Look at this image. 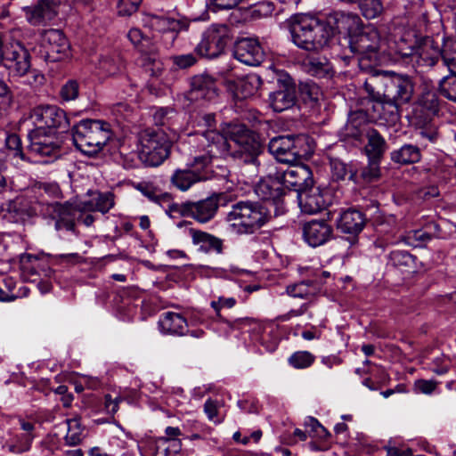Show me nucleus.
<instances>
[{
  "label": "nucleus",
  "mask_w": 456,
  "mask_h": 456,
  "mask_svg": "<svg viewBox=\"0 0 456 456\" xmlns=\"http://www.w3.org/2000/svg\"><path fill=\"white\" fill-rule=\"evenodd\" d=\"M256 195L262 200L272 201L279 205L286 193V190L277 171L262 178L254 188Z\"/></svg>",
  "instance_id": "aec40b11"
},
{
  "label": "nucleus",
  "mask_w": 456,
  "mask_h": 456,
  "mask_svg": "<svg viewBox=\"0 0 456 456\" xmlns=\"http://www.w3.org/2000/svg\"><path fill=\"white\" fill-rule=\"evenodd\" d=\"M220 403L216 400L208 399L204 403V412L208 419L215 424L221 423V419L217 418Z\"/></svg>",
  "instance_id": "338daca9"
},
{
  "label": "nucleus",
  "mask_w": 456,
  "mask_h": 456,
  "mask_svg": "<svg viewBox=\"0 0 456 456\" xmlns=\"http://www.w3.org/2000/svg\"><path fill=\"white\" fill-rule=\"evenodd\" d=\"M286 169H277V174L285 190H293L299 193L313 185V173L305 165L290 164Z\"/></svg>",
  "instance_id": "2eb2a0df"
},
{
  "label": "nucleus",
  "mask_w": 456,
  "mask_h": 456,
  "mask_svg": "<svg viewBox=\"0 0 456 456\" xmlns=\"http://www.w3.org/2000/svg\"><path fill=\"white\" fill-rule=\"evenodd\" d=\"M293 43L303 50L319 52L328 46L334 36L330 20H321L309 14L295 17L290 27Z\"/></svg>",
  "instance_id": "7ed1b4c3"
},
{
  "label": "nucleus",
  "mask_w": 456,
  "mask_h": 456,
  "mask_svg": "<svg viewBox=\"0 0 456 456\" xmlns=\"http://www.w3.org/2000/svg\"><path fill=\"white\" fill-rule=\"evenodd\" d=\"M207 143H204L203 155L194 158L191 164L185 169H176L171 175V183L182 191H188L193 184L208 178L206 168L211 163L213 158L227 149L225 139L215 131H208L202 136Z\"/></svg>",
  "instance_id": "f03ea898"
},
{
  "label": "nucleus",
  "mask_w": 456,
  "mask_h": 456,
  "mask_svg": "<svg viewBox=\"0 0 456 456\" xmlns=\"http://www.w3.org/2000/svg\"><path fill=\"white\" fill-rule=\"evenodd\" d=\"M418 43L419 39H416L411 34H405L395 40L391 47L395 60L405 64L413 62L417 53Z\"/></svg>",
  "instance_id": "2f4dec72"
},
{
  "label": "nucleus",
  "mask_w": 456,
  "mask_h": 456,
  "mask_svg": "<svg viewBox=\"0 0 456 456\" xmlns=\"http://www.w3.org/2000/svg\"><path fill=\"white\" fill-rule=\"evenodd\" d=\"M15 281L10 276H0V301H12L16 298L14 295Z\"/></svg>",
  "instance_id": "864d4df0"
},
{
  "label": "nucleus",
  "mask_w": 456,
  "mask_h": 456,
  "mask_svg": "<svg viewBox=\"0 0 456 456\" xmlns=\"http://www.w3.org/2000/svg\"><path fill=\"white\" fill-rule=\"evenodd\" d=\"M160 330L165 334L183 336L187 330V321L180 314L164 313L159 321Z\"/></svg>",
  "instance_id": "473e14b6"
},
{
  "label": "nucleus",
  "mask_w": 456,
  "mask_h": 456,
  "mask_svg": "<svg viewBox=\"0 0 456 456\" xmlns=\"http://www.w3.org/2000/svg\"><path fill=\"white\" fill-rule=\"evenodd\" d=\"M112 134L110 125L98 119H83L72 127L75 146L87 156L101 152Z\"/></svg>",
  "instance_id": "39448f33"
},
{
  "label": "nucleus",
  "mask_w": 456,
  "mask_h": 456,
  "mask_svg": "<svg viewBox=\"0 0 456 456\" xmlns=\"http://www.w3.org/2000/svg\"><path fill=\"white\" fill-rule=\"evenodd\" d=\"M173 63L179 69H187L194 65L197 61L196 57L192 53L174 55L171 57Z\"/></svg>",
  "instance_id": "774afa93"
},
{
  "label": "nucleus",
  "mask_w": 456,
  "mask_h": 456,
  "mask_svg": "<svg viewBox=\"0 0 456 456\" xmlns=\"http://www.w3.org/2000/svg\"><path fill=\"white\" fill-rule=\"evenodd\" d=\"M139 158L149 167L161 165L169 156L171 142L161 129L147 128L139 134Z\"/></svg>",
  "instance_id": "0eeeda50"
},
{
  "label": "nucleus",
  "mask_w": 456,
  "mask_h": 456,
  "mask_svg": "<svg viewBox=\"0 0 456 456\" xmlns=\"http://www.w3.org/2000/svg\"><path fill=\"white\" fill-rule=\"evenodd\" d=\"M444 43L442 45L431 37L419 39L415 62L419 67L433 68L443 58Z\"/></svg>",
  "instance_id": "6ab92c4d"
},
{
  "label": "nucleus",
  "mask_w": 456,
  "mask_h": 456,
  "mask_svg": "<svg viewBox=\"0 0 456 456\" xmlns=\"http://www.w3.org/2000/svg\"><path fill=\"white\" fill-rule=\"evenodd\" d=\"M268 149L279 162L284 164L297 163L314 152L311 140L305 134L273 137L269 142Z\"/></svg>",
  "instance_id": "423d86ee"
},
{
  "label": "nucleus",
  "mask_w": 456,
  "mask_h": 456,
  "mask_svg": "<svg viewBox=\"0 0 456 456\" xmlns=\"http://www.w3.org/2000/svg\"><path fill=\"white\" fill-rule=\"evenodd\" d=\"M5 146L13 157H18L20 159H25V155L21 145V140L18 134H8L5 138Z\"/></svg>",
  "instance_id": "bf43d9fd"
},
{
  "label": "nucleus",
  "mask_w": 456,
  "mask_h": 456,
  "mask_svg": "<svg viewBox=\"0 0 456 456\" xmlns=\"http://www.w3.org/2000/svg\"><path fill=\"white\" fill-rule=\"evenodd\" d=\"M365 224L366 217L362 211L348 208L339 215L337 227L343 233L356 235L362 231Z\"/></svg>",
  "instance_id": "c756f323"
},
{
  "label": "nucleus",
  "mask_w": 456,
  "mask_h": 456,
  "mask_svg": "<svg viewBox=\"0 0 456 456\" xmlns=\"http://www.w3.org/2000/svg\"><path fill=\"white\" fill-rule=\"evenodd\" d=\"M30 118L37 129L55 128L62 131L69 127V120L66 112L56 105H40L35 107L30 113Z\"/></svg>",
  "instance_id": "4468645a"
},
{
  "label": "nucleus",
  "mask_w": 456,
  "mask_h": 456,
  "mask_svg": "<svg viewBox=\"0 0 456 456\" xmlns=\"http://www.w3.org/2000/svg\"><path fill=\"white\" fill-rule=\"evenodd\" d=\"M330 169L335 180L354 181L356 171L353 166L348 165L339 159H330Z\"/></svg>",
  "instance_id": "79ce46f5"
},
{
  "label": "nucleus",
  "mask_w": 456,
  "mask_h": 456,
  "mask_svg": "<svg viewBox=\"0 0 456 456\" xmlns=\"http://www.w3.org/2000/svg\"><path fill=\"white\" fill-rule=\"evenodd\" d=\"M390 155L392 161L402 165L417 163L421 158L419 148L413 144H404Z\"/></svg>",
  "instance_id": "58836bf2"
},
{
  "label": "nucleus",
  "mask_w": 456,
  "mask_h": 456,
  "mask_svg": "<svg viewBox=\"0 0 456 456\" xmlns=\"http://www.w3.org/2000/svg\"><path fill=\"white\" fill-rule=\"evenodd\" d=\"M219 208V196L212 195L205 200L196 202L187 201V211L191 217L200 224H206L212 220Z\"/></svg>",
  "instance_id": "393cba45"
},
{
  "label": "nucleus",
  "mask_w": 456,
  "mask_h": 456,
  "mask_svg": "<svg viewBox=\"0 0 456 456\" xmlns=\"http://www.w3.org/2000/svg\"><path fill=\"white\" fill-rule=\"evenodd\" d=\"M168 440L166 436H162L158 439L150 438L141 442L139 444L141 456H156L160 444H167Z\"/></svg>",
  "instance_id": "603ef678"
},
{
  "label": "nucleus",
  "mask_w": 456,
  "mask_h": 456,
  "mask_svg": "<svg viewBox=\"0 0 456 456\" xmlns=\"http://www.w3.org/2000/svg\"><path fill=\"white\" fill-rule=\"evenodd\" d=\"M79 85L77 80H68L61 88L60 96L63 101H74L78 97Z\"/></svg>",
  "instance_id": "e2e57ef3"
},
{
  "label": "nucleus",
  "mask_w": 456,
  "mask_h": 456,
  "mask_svg": "<svg viewBox=\"0 0 456 456\" xmlns=\"http://www.w3.org/2000/svg\"><path fill=\"white\" fill-rule=\"evenodd\" d=\"M315 356L308 351H297L288 359V362L295 369H306L314 362Z\"/></svg>",
  "instance_id": "09e8293b"
},
{
  "label": "nucleus",
  "mask_w": 456,
  "mask_h": 456,
  "mask_svg": "<svg viewBox=\"0 0 456 456\" xmlns=\"http://www.w3.org/2000/svg\"><path fill=\"white\" fill-rule=\"evenodd\" d=\"M272 219L268 208L260 202L240 200L231 206L225 221L240 235L256 233Z\"/></svg>",
  "instance_id": "20e7f679"
},
{
  "label": "nucleus",
  "mask_w": 456,
  "mask_h": 456,
  "mask_svg": "<svg viewBox=\"0 0 456 456\" xmlns=\"http://www.w3.org/2000/svg\"><path fill=\"white\" fill-rule=\"evenodd\" d=\"M149 25L158 32L170 33V44H173L178 33L188 29L190 21L183 17L151 14L149 17Z\"/></svg>",
  "instance_id": "4be33fe9"
},
{
  "label": "nucleus",
  "mask_w": 456,
  "mask_h": 456,
  "mask_svg": "<svg viewBox=\"0 0 456 456\" xmlns=\"http://www.w3.org/2000/svg\"><path fill=\"white\" fill-rule=\"evenodd\" d=\"M112 192H96L95 197L84 203L85 208L90 211H99L102 214L109 212L114 207Z\"/></svg>",
  "instance_id": "ea45409f"
},
{
  "label": "nucleus",
  "mask_w": 456,
  "mask_h": 456,
  "mask_svg": "<svg viewBox=\"0 0 456 456\" xmlns=\"http://www.w3.org/2000/svg\"><path fill=\"white\" fill-rule=\"evenodd\" d=\"M334 22V33L347 34L352 39L353 36L357 35L363 29L364 25L361 17L353 12H336L330 18Z\"/></svg>",
  "instance_id": "cd10ccee"
},
{
  "label": "nucleus",
  "mask_w": 456,
  "mask_h": 456,
  "mask_svg": "<svg viewBox=\"0 0 456 456\" xmlns=\"http://www.w3.org/2000/svg\"><path fill=\"white\" fill-rule=\"evenodd\" d=\"M442 61L452 74H456V39L444 38Z\"/></svg>",
  "instance_id": "a18cd8bd"
},
{
  "label": "nucleus",
  "mask_w": 456,
  "mask_h": 456,
  "mask_svg": "<svg viewBox=\"0 0 456 456\" xmlns=\"http://www.w3.org/2000/svg\"><path fill=\"white\" fill-rule=\"evenodd\" d=\"M234 56L246 65L258 66L265 61V52L258 39L243 37L236 42Z\"/></svg>",
  "instance_id": "dca6fc26"
},
{
  "label": "nucleus",
  "mask_w": 456,
  "mask_h": 456,
  "mask_svg": "<svg viewBox=\"0 0 456 456\" xmlns=\"http://www.w3.org/2000/svg\"><path fill=\"white\" fill-rule=\"evenodd\" d=\"M127 37L138 48L140 53H145L151 45H155L148 37H144L138 28H131Z\"/></svg>",
  "instance_id": "6e6d98bb"
},
{
  "label": "nucleus",
  "mask_w": 456,
  "mask_h": 456,
  "mask_svg": "<svg viewBox=\"0 0 456 456\" xmlns=\"http://www.w3.org/2000/svg\"><path fill=\"white\" fill-rule=\"evenodd\" d=\"M439 89L444 97L456 102V74H452L441 79Z\"/></svg>",
  "instance_id": "5fc2aeb1"
},
{
  "label": "nucleus",
  "mask_w": 456,
  "mask_h": 456,
  "mask_svg": "<svg viewBox=\"0 0 456 456\" xmlns=\"http://www.w3.org/2000/svg\"><path fill=\"white\" fill-rule=\"evenodd\" d=\"M333 233L332 227L324 220H311L304 224L303 236L311 247L326 243Z\"/></svg>",
  "instance_id": "a878e982"
},
{
  "label": "nucleus",
  "mask_w": 456,
  "mask_h": 456,
  "mask_svg": "<svg viewBox=\"0 0 456 456\" xmlns=\"http://www.w3.org/2000/svg\"><path fill=\"white\" fill-rule=\"evenodd\" d=\"M39 190L40 191V199L37 201V208L35 207L36 210L41 209V205L39 204L40 201L43 200L46 201H50L47 197L53 198V199H59L61 195V191L60 190V187L56 183H45L43 184Z\"/></svg>",
  "instance_id": "680f3d73"
},
{
  "label": "nucleus",
  "mask_w": 456,
  "mask_h": 456,
  "mask_svg": "<svg viewBox=\"0 0 456 456\" xmlns=\"http://www.w3.org/2000/svg\"><path fill=\"white\" fill-rule=\"evenodd\" d=\"M217 94L216 79L208 74H200L191 77V88L188 92L190 101H211Z\"/></svg>",
  "instance_id": "b1692460"
},
{
  "label": "nucleus",
  "mask_w": 456,
  "mask_h": 456,
  "mask_svg": "<svg viewBox=\"0 0 456 456\" xmlns=\"http://www.w3.org/2000/svg\"><path fill=\"white\" fill-rule=\"evenodd\" d=\"M123 66L122 59L119 55L102 56L99 60V69L108 76L118 73Z\"/></svg>",
  "instance_id": "de8ad7c7"
},
{
  "label": "nucleus",
  "mask_w": 456,
  "mask_h": 456,
  "mask_svg": "<svg viewBox=\"0 0 456 456\" xmlns=\"http://www.w3.org/2000/svg\"><path fill=\"white\" fill-rule=\"evenodd\" d=\"M302 69L308 75L319 78H330L335 70L325 56L308 55L301 61Z\"/></svg>",
  "instance_id": "c85d7f7f"
},
{
  "label": "nucleus",
  "mask_w": 456,
  "mask_h": 456,
  "mask_svg": "<svg viewBox=\"0 0 456 456\" xmlns=\"http://www.w3.org/2000/svg\"><path fill=\"white\" fill-rule=\"evenodd\" d=\"M32 444L31 436L29 435H12L5 439L3 443V449L7 450L11 453H22L28 452Z\"/></svg>",
  "instance_id": "a19ab883"
},
{
  "label": "nucleus",
  "mask_w": 456,
  "mask_h": 456,
  "mask_svg": "<svg viewBox=\"0 0 456 456\" xmlns=\"http://www.w3.org/2000/svg\"><path fill=\"white\" fill-rule=\"evenodd\" d=\"M364 89L368 98L362 102L364 109L350 116L346 129L347 134L358 139L365 131V126L356 121V116H368L373 120H379L387 124H395L399 120L401 106L393 101H387L383 97L381 89L379 88V79L371 77L364 82Z\"/></svg>",
  "instance_id": "f257e3e1"
},
{
  "label": "nucleus",
  "mask_w": 456,
  "mask_h": 456,
  "mask_svg": "<svg viewBox=\"0 0 456 456\" xmlns=\"http://www.w3.org/2000/svg\"><path fill=\"white\" fill-rule=\"evenodd\" d=\"M296 86L289 77L278 78L277 89L269 94V104L276 112L291 108L296 103Z\"/></svg>",
  "instance_id": "f3484780"
},
{
  "label": "nucleus",
  "mask_w": 456,
  "mask_h": 456,
  "mask_svg": "<svg viewBox=\"0 0 456 456\" xmlns=\"http://www.w3.org/2000/svg\"><path fill=\"white\" fill-rule=\"evenodd\" d=\"M369 163L361 171V177L364 182L370 183L380 176V160L368 159Z\"/></svg>",
  "instance_id": "13d9d810"
},
{
  "label": "nucleus",
  "mask_w": 456,
  "mask_h": 456,
  "mask_svg": "<svg viewBox=\"0 0 456 456\" xmlns=\"http://www.w3.org/2000/svg\"><path fill=\"white\" fill-rule=\"evenodd\" d=\"M142 0H118V12L119 15L129 16L135 12Z\"/></svg>",
  "instance_id": "0e129e2a"
},
{
  "label": "nucleus",
  "mask_w": 456,
  "mask_h": 456,
  "mask_svg": "<svg viewBox=\"0 0 456 456\" xmlns=\"http://www.w3.org/2000/svg\"><path fill=\"white\" fill-rule=\"evenodd\" d=\"M380 37L373 27L363 28L357 35L349 40V45L353 53H358L368 59L371 58L379 49Z\"/></svg>",
  "instance_id": "a211bd4d"
},
{
  "label": "nucleus",
  "mask_w": 456,
  "mask_h": 456,
  "mask_svg": "<svg viewBox=\"0 0 456 456\" xmlns=\"http://www.w3.org/2000/svg\"><path fill=\"white\" fill-rule=\"evenodd\" d=\"M297 199L302 212L309 215L320 212L329 204L328 191L313 185L297 193Z\"/></svg>",
  "instance_id": "5701e85b"
},
{
  "label": "nucleus",
  "mask_w": 456,
  "mask_h": 456,
  "mask_svg": "<svg viewBox=\"0 0 456 456\" xmlns=\"http://www.w3.org/2000/svg\"><path fill=\"white\" fill-rule=\"evenodd\" d=\"M299 92L304 101L317 102L322 94L320 87L313 82L300 83Z\"/></svg>",
  "instance_id": "4d7b16f0"
},
{
  "label": "nucleus",
  "mask_w": 456,
  "mask_h": 456,
  "mask_svg": "<svg viewBox=\"0 0 456 456\" xmlns=\"http://www.w3.org/2000/svg\"><path fill=\"white\" fill-rule=\"evenodd\" d=\"M68 431L65 436V443L69 446L78 445L84 438V429L81 427L80 418L76 417L66 420Z\"/></svg>",
  "instance_id": "37998d69"
},
{
  "label": "nucleus",
  "mask_w": 456,
  "mask_h": 456,
  "mask_svg": "<svg viewBox=\"0 0 456 456\" xmlns=\"http://www.w3.org/2000/svg\"><path fill=\"white\" fill-rule=\"evenodd\" d=\"M30 144L28 150L37 156L48 157L55 159L60 156V145L56 138L53 135H47L45 131L36 129L29 134Z\"/></svg>",
  "instance_id": "412c9836"
},
{
  "label": "nucleus",
  "mask_w": 456,
  "mask_h": 456,
  "mask_svg": "<svg viewBox=\"0 0 456 456\" xmlns=\"http://www.w3.org/2000/svg\"><path fill=\"white\" fill-rule=\"evenodd\" d=\"M41 209L39 212L45 216L55 220L56 230L75 231V221L79 214V209L71 203L63 204L57 201H46L43 200L39 202Z\"/></svg>",
  "instance_id": "f8f14e48"
},
{
  "label": "nucleus",
  "mask_w": 456,
  "mask_h": 456,
  "mask_svg": "<svg viewBox=\"0 0 456 456\" xmlns=\"http://www.w3.org/2000/svg\"><path fill=\"white\" fill-rule=\"evenodd\" d=\"M141 62L145 71L152 77L161 75L164 65L156 45H151L145 53H141Z\"/></svg>",
  "instance_id": "c9c22d12"
},
{
  "label": "nucleus",
  "mask_w": 456,
  "mask_h": 456,
  "mask_svg": "<svg viewBox=\"0 0 456 456\" xmlns=\"http://www.w3.org/2000/svg\"><path fill=\"white\" fill-rule=\"evenodd\" d=\"M376 77L379 79V88L387 101H393L400 106L410 102L414 94V82L410 76L393 73Z\"/></svg>",
  "instance_id": "9d476101"
},
{
  "label": "nucleus",
  "mask_w": 456,
  "mask_h": 456,
  "mask_svg": "<svg viewBox=\"0 0 456 456\" xmlns=\"http://www.w3.org/2000/svg\"><path fill=\"white\" fill-rule=\"evenodd\" d=\"M230 40V29L225 24H212L202 34L196 52L203 57L219 56Z\"/></svg>",
  "instance_id": "9b49d317"
},
{
  "label": "nucleus",
  "mask_w": 456,
  "mask_h": 456,
  "mask_svg": "<svg viewBox=\"0 0 456 456\" xmlns=\"http://www.w3.org/2000/svg\"><path fill=\"white\" fill-rule=\"evenodd\" d=\"M417 135L419 136V142L425 147L428 143H436L440 134L437 126L433 122H428L417 129Z\"/></svg>",
  "instance_id": "49530a36"
},
{
  "label": "nucleus",
  "mask_w": 456,
  "mask_h": 456,
  "mask_svg": "<svg viewBox=\"0 0 456 456\" xmlns=\"http://www.w3.org/2000/svg\"><path fill=\"white\" fill-rule=\"evenodd\" d=\"M419 103L429 112L435 114L439 110V98L434 89L426 88L419 98Z\"/></svg>",
  "instance_id": "8fccbe9b"
},
{
  "label": "nucleus",
  "mask_w": 456,
  "mask_h": 456,
  "mask_svg": "<svg viewBox=\"0 0 456 456\" xmlns=\"http://www.w3.org/2000/svg\"><path fill=\"white\" fill-rule=\"evenodd\" d=\"M429 229H434V232L423 231V230H413L407 232L405 236L402 238V240L413 248H418L425 245L427 242L430 241L433 237L438 236L440 232V226L432 223L428 226Z\"/></svg>",
  "instance_id": "f704fd0d"
},
{
  "label": "nucleus",
  "mask_w": 456,
  "mask_h": 456,
  "mask_svg": "<svg viewBox=\"0 0 456 456\" xmlns=\"http://www.w3.org/2000/svg\"><path fill=\"white\" fill-rule=\"evenodd\" d=\"M60 0H38L37 4L23 8L28 21L34 25H41L55 16V6Z\"/></svg>",
  "instance_id": "bb28decb"
},
{
  "label": "nucleus",
  "mask_w": 456,
  "mask_h": 456,
  "mask_svg": "<svg viewBox=\"0 0 456 456\" xmlns=\"http://www.w3.org/2000/svg\"><path fill=\"white\" fill-rule=\"evenodd\" d=\"M6 66L18 77L27 76L29 85H42L45 81L43 74L36 69H30V55L27 49L20 43L12 44L5 51L4 58Z\"/></svg>",
  "instance_id": "1a4fd4ad"
},
{
  "label": "nucleus",
  "mask_w": 456,
  "mask_h": 456,
  "mask_svg": "<svg viewBox=\"0 0 456 456\" xmlns=\"http://www.w3.org/2000/svg\"><path fill=\"white\" fill-rule=\"evenodd\" d=\"M350 4H356L361 14L366 20L380 18L385 12L382 0H346Z\"/></svg>",
  "instance_id": "4c0bfd02"
},
{
  "label": "nucleus",
  "mask_w": 456,
  "mask_h": 456,
  "mask_svg": "<svg viewBox=\"0 0 456 456\" xmlns=\"http://www.w3.org/2000/svg\"><path fill=\"white\" fill-rule=\"evenodd\" d=\"M316 281H304L299 283L292 284L287 287V293L293 297L307 298L315 294L318 287Z\"/></svg>",
  "instance_id": "c03bdc74"
},
{
  "label": "nucleus",
  "mask_w": 456,
  "mask_h": 456,
  "mask_svg": "<svg viewBox=\"0 0 456 456\" xmlns=\"http://www.w3.org/2000/svg\"><path fill=\"white\" fill-rule=\"evenodd\" d=\"M262 85L260 77L249 74L240 78L236 84L235 94L237 98L246 99L255 95Z\"/></svg>",
  "instance_id": "e433bc0d"
},
{
  "label": "nucleus",
  "mask_w": 456,
  "mask_h": 456,
  "mask_svg": "<svg viewBox=\"0 0 456 456\" xmlns=\"http://www.w3.org/2000/svg\"><path fill=\"white\" fill-rule=\"evenodd\" d=\"M12 102V94L6 83L0 79V114L6 111Z\"/></svg>",
  "instance_id": "69168bd1"
},
{
  "label": "nucleus",
  "mask_w": 456,
  "mask_h": 456,
  "mask_svg": "<svg viewBox=\"0 0 456 456\" xmlns=\"http://www.w3.org/2000/svg\"><path fill=\"white\" fill-rule=\"evenodd\" d=\"M273 11L274 6L272 2L262 1L251 5L250 14L254 19H261L272 15Z\"/></svg>",
  "instance_id": "052dcab7"
},
{
  "label": "nucleus",
  "mask_w": 456,
  "mask_h": 456,
  "mask_svg": "<svg viewBox=\"0 0 456 456\" xmlns=\"http://www.w3.org/2000/svg\"><path fill=\"white\" fill-rule=\"evenodd\" d=\"M390 263L399 268L413 267L415 265V256L404 250H393L389 254Z\"/></svg>",
  "instance_id": "3c124183"
},
{
  "label": "nucleus",
  "mask_w": 456,
  "mask_h": 456,
  "mask_svg": "<svg viewBox=\"0 0 456 456\" xmlns=\"http://www.w3.org/2000/svg\"><path fill=\"white\" fill-rule=\"evenodd\" d=\"M222 135L226 142L227 149L219 154L225 153L231 150V142L240 146V152L245 163L258 164V155L262 151V146L251 132L244 125H230Z\"/></svg>",
  "instance_id": "6e6552de"
},
{
  "label": "nucleus",
  "mask_w": 456,
  "mask_h": 456,
  "mask_svg": "<svg viewBox=\"0 0 456 456\" xmlns=\"http://www.w3.org/2000/svg\"><path fill=\"white\" fill-rule=\"evenodd\" d=\"M40 55L47 62L61 61L69 57V44L58 29H49L41 36Z\"/></svg>",
  "instance_id": "ddd939ff"
},
{
  "label": "nucleus",
  "mask_w": 456,
  "mask_h": 456,
  "mask_svg": "<svg viewBox=\"0 0 456 456\" xmlns=\"http://www.w3.org/2000/svg\"><path fill=\"white\" fill-rule=\"evenodd\" d=\"M367 143L364 147L368 159L381 160L387 148L384 137L375 129L366 131Z\"/></svg>",
  "instance_id": "72a5a7b5"
},
{
  "label": "nucleus",
  "mask_w": 456,
  "mask_h": 456,
  "mask_svg": "<svg viewBox=\"0 0 456 456\" xmlns=\"http://www.w3.org/2000/svg\"><path fill=\"white\" fill-rule=\"evenodd\" d=\"M189 234L193 245L197 246L200 251L206 254L211 252L218 255L223 254L224 240L222 239L194 228L189 229Z\"/></svg>",
  "instance_id": "7c9ffc66"
}]
</instances>
